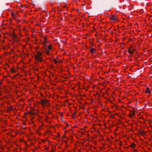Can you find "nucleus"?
<instances>
[{
  "label": "nucleus",
  "mask_w": 152,
  "mask_h": 152,
  "mask_svg": "<svg viewBox=\"0 0 152 152\" xmlns=\"http://www.w3.org/2000/svg\"><path fill=\"white\" fill-rule=\"evenodd\" d=\"M42 55V53L39 51H37L35 55L34 58L38 61L40 62L42 60V58L40 57Z\"/></svg>",
  "instance_id": "f257e3e1"
},
{
  "label": "nucleus",
  "mask_w": 152,
  "mask_h": 152,
  "mask_svg": "<svg viewBox=\"0 0 152 152\" xmlns=\"http://www.w3.org/2000/svg\"><path fill=\"white\" fill-rule=\"evenodd\" d=\"M39 103L43 106H47L48 103V100L46 99H41Z\"/></svg>",
  "instance_id": "f03ea898"
},
{
  "label": "nucleus",
  "mask_w": 152,
  "mask_h": 152,
  "mask_svg": "<svg viewBox=\"0 0 152 152\" xmlns=\"http://www.w3.org/2000/svg\"><path fill=\"white\" fill-rule=\"evenodd\" d=\"M135 113L134 112L133 110L131 111L130 113L129 114V116L130 117H131L132 116H134L135 115Z\"/></svg>",
  "instance_id": "7ed1b4c3"
},
{
  "label": "nucleus",
  "mask_w": 152,
  "mask_h": 152,
  "mask_svg": "<svg viewBox=\"0 0 152 152\" xmlns=\"http://www.w3.org/2000/svg\"><path fill=\"white\" fill-rule=\"evenodd\" d=\"M110 19L113 21H115L117 20V18L115 15H113L110 17Z\"/></svg>",
  "instance_id": "20e7f679"
},
{
  "label": "nucleus",
  "mask_w": 152,
  "mask_h": 152,
  "mask_svg": "<svg viewBox=\"0 0 152 152\" xmlns=\"http://www.w3.org/2000/svg\"><path fill=\"white\" fill-rule=\"evenodd\" d=\"M145 92L146 93H148L149 94H150L151 93V91L150 90V89L148 87H147L146 88V90H145Z\"/></svg>",
  "instance_id": "39448f33"
},
{
  "label": "nucleus",
  "mask_w": 152,
  "mask_h": 152,
  "mask_svg": "<svg viewBox=\"0 0 152 152\" xmlns=\"http://www.w3.org/2000/svg\"><path fill=\"white\" fill-rule=\"evenodd\" d=\"M96 50L94 48H91L90 49V52L91 53H93L95 52Z\"/></svg>",
  "instance_id": "423d86ee"
},
{
  "label": "nucleus",
  "mask_w": 152,
  "mask_h": 152,
  "mask_svg": "<svg viewBox=\"0 0 152 152\" xmlns=\"http://www.w3.org/2000/svg\"><path fill=\"white\" fill-rule=\"evenodd\" d=\"M134 50H130L129 49L128 50V52L129 53L131 54H132L133 53H134Z\"/></svg>",
  "instance_id": "0eeeda50"
},
{
  "label": "nucleus",
  "mask_w": 152,
  "mask_h": 152,
  "mask_svg": "<svg viewBox=\"0 0 152 152\" xmlns=\"http://www.w3.org/2000/svg\"><path fill=\"white\" fill-rule=\"evenodd\" d=\"M138 133L140 134L143 135L144 134V131H139L138 132Z\"/></svg>",
  "instance_id": "6e6552de"
},
{
  "label": "nucleus",
  "mask_w": 152,
  "mask_h": 152,
  "mask_svg": "<svg viewBox=\"0 0 152 152\" xmlns=\"http://www.w3.org/2000/svg\"><path fill=\"white\" fill-rule=\"evenodd\" d=\"M135 146V144L134 143L132 144L131 145V147L132 148L134 147Z\"/></svg>",
  "instance_id": "1a4fd4ad"
},
{
  "label": "nucleus",
  "mask_w": 152,
  "mask_h": 152,
  "mask_svg": "<svg viewBox=\"0 0 152 152\" xmlns=\"http://www.w3.org/2000/svg\"><path fill=\"white\" fill-rule=\"evenodd\" d=\"M48 49L49 50H50L51 49V45H49L48 47Z\"/></svg>",
  "instance_id": "9d476101"
},
{
  "label": "nucleus",
  "mask_w": 152,
  "mask_h": 152,
  "mask_svg": "<svg viewBox=\"0 0 152 152\" xmlns=\"http://www.w3.org/2000/svg\"><path fill=\"white\" fill-rule=\"evenodd\" d=\"M12 36L13 38H16V35L15 34H13L12 35Z\"/></svg>",
  "instance_id": "9b49d317"
},
{
  "label": "nucleus",
  "mask_w": 152,
  "mask_h": 152,
  "mask_svg": "<svg viewBox=\"0 0 152 152\" xmlns=\"http://www.w3.org/2000/svg\"><path fill=\"white\" fill-rule=\"evenodd\" d=\"M8 108L9 110H10L12 109V107L11 106H9L8 107Z\"/></svg>",
  "instance_id": "f8f14e48"
},
{
  "label": "nucleus",
  "mask_w": 152,
  "mask_h": 152,
  "mask_svg": "<svg viewBox=\"0 0 152 152\" xmlns=\"http://www.w3.org/2000/svg\"><path fill=\"white\" fill-rule=\"evenodd\" d=\"M53 61L55 64H56L57 63V61L55 59H53Z\"/></svg>",
  "instance_id": "ddd939ff"
},
{
  "label": "nucleus",
  "mask_w": 152,
  "mask_h": 152,
  "mask_svg": "<svg viewBox=\"0 0 152 152\" xmlns=\"http://www.w3.org/2000/svg\"><path fill=\"white\" fill-rule=\"evenodd\" d=\"M46 53L47 54V55H49V52L48 51V50H46Z\"/></svg>",
  "instance_id": "4468645a"
},
{
  "label": "nucleus",
  "mask_w": 152,
  "mask_h": 152,
  "mask_svg": "<svg viewBox=\"0 0 152 152\" xmlns=\"http://www.w3.org/2000/svg\"><path fill=\"white\" fill-rule=\"evenodd\" d=\"M44 41H45L46 42V41H47V38L45 37L44 38Z\"/></svg>",
  "instance_id": "2eb2a0df"
},
{
  "label": "nucleus",
  "mask_w": 152,
  "mask_h": 152,
  "mask_svg": "<svg viewBox=\"0 0 152 152\" xmlns=\"http://www.w3.org/2000/svg\"><path fill=\"white\" fill-rule=\"evenodd\" d=\"M46 42L45 41H44L42 43V44L43 45H45V44H46Z\"/></svg>",
  "instance_id": "dca6fc26"
},
{
  "label": "nucleus",
  "mask_w": 152,
  "mask_h": 152,
  "mask_svg": "<svg viewBox=\"0 0 152 152\" xmlns=\"http://www.w3.org/2000/svg\"><path fill=\"white\" fill-rule=\"evenodd\" d=\"M12 72H14V70L13 69H12Z\"/></svg>",
  "instance_id": "f3484780"
},
{
  "label": "nucleus",
  "mask_w": 152,
  "mask_h": 152,
  "mask_svg": "<svg viewBox=\"0 0 152 152\" xmlns=\"http://www.w3.org/2000/svg\"><path fill=\"white\" fill-rule=\"evenodd\" d=\"M12 16H14V14L13 13H12Z\"/></svg>",
  "instance_id": "a211bd4d"
},
{
  "label": "nucleus",
  "mask_w": 152,
  "mask_h": 152,
  "mask_svg": "<svg viewBox=\"0 0 152 152\" xmlns=\"http://www.w3.org/2000/svg\"><path fill=\"white\" fill-rule=\"evenodd\" d=\"M66 5H64V7H66Z\"/></svg>",
  "instance_id": "6ab92c4d"
},
{
  "label": "nucleus",
  "mask_w": 152,
  "mask_h": 152,
  "mask_svg": "<svg viewBox=\"0 0 152 152\" xmlns=\"http://www.w3.org/2000/svg\"><path fill=\"white\" fill-rule=\"evenodd\" d=\"M75 114H73V115L74 116H75Z\"/></svg>",
  "instance_id": "aec40b11"
},
{
  "label": "nucleus",
  "mask_w": 152,
  "mask_h": 152,
  "mask_svg": "<svg viewBox=\"0 0 152 152\" xmlns=\"http://www.w3.org/2000/svg\"><path fill=\"white\" fill-rule=\"evenodd\" d=\"M134 50V51L135 50V49H134V50Z\"/></svg>",
  "instance_id": "412c9836"
}]
</instances>
